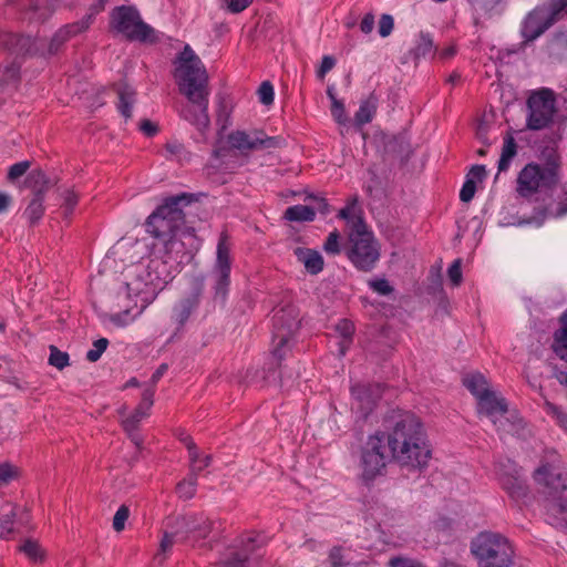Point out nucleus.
Returning a JSON list of instances; mask_svg holds the SVG:
<instances>
[{"label":"nucleus","instance_id":"a211bd4d","mask_svg":"<svg viewBox=\"0 0 567 567\" xmlns=\"http://www.w3.org/2000/svg\"><path fill=\"white\" fill-rule=\"evenodd\" d=\"M383 388L379 383H357L351 388L355 409L362 419H367L381 399Z\"/></svg>","mask_w":567,"mask_h":567},{"label":"nucleus","instance_id":"5701e85b","mask_svg":"<svg viewBox=\"0 0 567 567\" xmlns=\"http://www.w3.org/2000/svg\"><path fill=\"white\" fill-rule=\"evenodd\" d=\"M0 44L17 56L33 55L37 53L35 42L29 35L3 33L0 35Z\"/></svg>","mask_w":567,"mask_h":567},{"label":"nucleus","instance_id":"680f3d73","mask_svg":"<svg viewBox=\"0 0 567 567\" xmlns=\"http://www.w3.org/2000/svg\"><path fill=\"white\" fill-rule=\"evenodd\" d=\"M369 286L373 291L378 292L381 296H388L393 291V287L389 284L386 279H375L369 282Z\"/></svg>","mask_w":567,"mask_h":567},{"label":"nucleus","instance_id":"0e129e2a","mask_svg":"<svg viewBox=\"0 0 567 567\" xmlns=\"http://www.w3.org/2000/svg\"><path fill=\"white\" fill-rule=\"evenodd\" d=\"M329 561L331 567H346L344 563L347 561L343 559L342 547L334 546L331 548L329 553Z\"/></svg>","mask_w":567,"mask_h":567},{"label":"nucleus","instance_id":"de8ad7c7","mask_svg":"<svg viewBox=\"0 0 567 567\" xmlns=\"http://www.w3.org/2000/svg\"><path fill=\"white\" fill-rule=\"evenodd\" d=\"M520 472V468L517 466L516 463L512 462L511 460H507L506 462H498L495 465V473L497 475L498 481H502L503 475H511Z\"/></svg>","mask_w":567,"mask_h":567},{"label":"nucleus","instance_id":"864d4df0","mask_svg":"<svg viewBox=\"0 0 567 567\" xmlns=\"http://www.w3.org/2000/svg\"><path fill=\"white\" fill-rule=\"evenodd\" d=\"M389 567H424L422 563L416 559L404 557V556H394L389 560Z\"/></svg>","mask_w":567,"mask_h":567},{"label":"nucleus","instance_id":"f704fd0d","mask_svg":"<svg viewBox=\"0 0 567 567\" xmlns=\"http://www.w3.org/2000/svg\"><path fill=\"white\" fill-rule=\"evenodd\" d=\"M435 52L436 47L434 45L432 37L429 33L421 32L419 35L417 44L412 50L414 59L434 55Z\"/></svg>","mask_w":567,"mask_h":567},{"label":"nucleus","instance_id":"4be33fe9","mask_svg":"<svg viewBox=\"0 0 567 567\" xmlns=\"http://www.w3.org/2000/svg\"><path fill=\"white\" fill-rule=\"evenodd\" d=\"M181 523L187 537L196 542L207 538L214 526V522L202 513L186 514L181 518Z\"/></svg>","mask_w":567,"mask_h":567},{"label":"nucleus","instance_id":"37998d69","mask_svg":"<svg viewBox=\"0 0 567 567\" xmlns=\"http://www.w3.org/2000/svg\"><path fill=\"white\" fill-rule=\"evenodd\" d=\"M14 512L0 517V539H9L14 533Z\"/></svg>","mask_w":567,"mask_h":567},{"label":"nucleus","instance_id":"bb28decb","mask_svg":"<svg viewBox=\"0 0 567 567\" xmlns=\"http://www.w3.org/2000/svg\"><path fill=\"white\" fill-rule=\"evenodd\" d=\"M295 255L306 270L311 275H318L323 269L322 256L312 249L298 247L295 249Z\"/></svg>","mask_w":567,"mask_h":567},{"label":"nucleus","instance_id":"f03ea898","mask_svg":"<svg viewBox=\"0 0 567 567\" xmlns=\"http://www.w3.org/2000/svg\"><path fill=\"white\" fill-rule=\"evenodd\" d=\"M193 202V195L182 193L164 199L146 219V231L164 244L167 259L182 264L190 258L184 250V241L176 237V231L185 223L183 207Z\"/></svg>","mask_w":567,"mask_h":567},{"label":"nucleus","instance_id":"09e8293b","mask_svg":"<svg viewBox=\"0 0 567 567\" xmlns=\"http://www.w3.org/2000/svg\"><path fill=\"white\" fill-rule=\"evenodd\" d=\"M447 277L453 287H458L462 282V260L455 259L447 269Z\"/></svg>","mask_w":567,"mask_h":567},{"label":"nucleus","instance_id":"8fccbe9b","mask_svg":"<svg viewBox=\"0 0 567 567\" xmlns=\"http://www.w3.org/2000/svg\"><path fill=\"white\" fill-rule=\"evenodd\" d=\"M19 73L20 65L16 62H12L10 65L6 66L2 75L0 76V86L10 82H17L19 79Z\"/></svg>","mask_w":567,"mask_h":567},{"label":"nucleus","instance_id":"49530a36","mask_svg":"<svg viewBox=\"0 0 567 567\" xmlns=\"http://www.w3.org/2000/svg\"><path fill=\"white\" fill-rule=\"evenodd\" d=\"M178 439L188 450L189 463H197L199 451L193 441L192 436L187 434L185 431H181L178 434Z\"/></svg>","mask_w":567,"mask_h":567},{"label":"nucleus","instance_id":"423d86ee","mask_svg":"<svg viewBox=\"0 0 567 567\" xmlns=\"http://www.w3.org/2000/svg\"><path fill=\"white\" fill-rule=\"evenodd\" d=\"M471 554L477 561V567H513L514 548L502 534L484 530L471 542Z\"/></svg>","mask_w":567,"mask_h":567},{"label":"nucleus","instance_id":"6e6552de","mask_svg":"<svg viewBox=\"0 0 567 567\" xmlns=\"http://www.w3.org/2000/svg\"><path fill=\"white\" fill-rule=\"evenodd\" d=\"M110 28L130 41L153 43L157 40L154 29L142 20L134 7H115L110 13Z\"/></svg>","mask_w":567,"mask_h":567},{"label":"nucleus","instance_id":"412c9836","mask_svg":"<svg viewBox=\"0 0 567 567\" xmlns=\"http://www.w3.org/2000/svg\"><path fill=\"white\" fill-rule=\"evenodd\" d=\"M255 542L254 538H248L240 550L231 551L220 561L221 567H259L264 555L257 553Z\"/></svg>","mask_w":567,"mask_h":567},{"label":"nucleus","instance_id":"a19ab883","mask_svg":"<svg viewBox=\"0 0 567 567\" xmlns=\"http://www.w3.org/2000/svg\"><path fill=\"white\" fill-rule=\"evenodd\" d=\"M544 410L548 415L555 419L561 429L567 431V413H565L560 406L546 400L544 403Z\"/></svg>","mask_w":567,"mask_h":567},{"label":"nucleus","instance_id":"6e6d98bb","mask_svg":"<svg viewBox=\"0 0 567 567\" xmlns=\"http://www.w3.org/2000/svg\"><path fill=\"white\" fill-rule=\"evenodd\" d=\"M476 192V183L473 178H466L460 192V199L464 203H468L473 199Z\"/></svg>","mask_w":567,"mask_h":567},{"label":"nucleus","instance_id":"ea45409f","mask_svg":"<svg viewBox=\"0 0 567 567\" xmlns=\"http://www.w3.org/2000/svg\"><path fill=\"white\" fill-rule=\"evenodd\" d=\"M49 364L55 367L59 370L64 369L70 364V357L66 352L61 351L55 346H50Z\"/></svg>","mask_w":567,"mask_h":567},{"label":"nucleus","instance_id":"6ab92c4d","mask_svg":"<svg viewBox=\"0 0 567 567\" xmlns=\"http://www.w3.org/2000/svg\"><path fill=\"white\" fill-rule=\"evenodd\" d=\"M204 288V278H196L193 282L192 292L174 306L172 319L179 328L187 322L192 313L198 308Z\"/></svg>","mask_w":567,"mask_h":567},{"label":"nucleus","instance_id":"2eb2a0df","mask_svg":"<svg viewBox=\"0 0 567 567\" xmlns=\"http://www.w3.org/2000/svg\"><path fill=\"white\" fill-rule=\"evenodd\" d=\"M228 142L233 148L240 152L280 148L285 145L281 136H267L262 131H256L254 136L245 131H234L228 135Z\"/></svg>","mask_w":567,"mask_h":567},{"label":"nucleus","instance_id":"13d9d810","mask_svg":"<svg viewBox=\"0 0 567 567\" xmlns=\"http://www.w3.org/2000/svg\"><path fill=\"white\" fill-rule=\"evenodd\" d=\"M128 515H130V511H128V507H126L125 505H122L116 511V513H115V515L113 517V528L116 532H121V530L124 529L125 522L127 520Z\"/></svg>","mask_w":567,"mask_h":567},{"label":"nucleus","instance_id":"c85d7f7f","mask_svg":"<svg viewBox=\"0 0 567 567\" xmlns=\"http://www.w3.org/2000/svg\"><path fill=\"white\" fill-rule=\"evenodd\" d=\"M25 185L32 189L33 197L42 198L52 186L50 178L42 169L31 171L25 178Z\"/></svg>","mask_w":567,"mask_h":567},{"label":"nucleus","instance_id":"79ce46f5","mask_svg":"<svg viewBox=\"0 0 567 567\" xmlns=\"http://www.w3.org/2000/svg\"><path fill=\"white\" fill-rule=\"evenodd\" d=\"M61 197L63 199V214L65 217H69L72 215L75 206L78 205L79 195L73 189L68 188L62 192Z\"/></svg>","mask_w":567,"mask_h":567},{"label":"nucleus","instance_id":"e2e57ef3","mask_svg":"<svg viewBox=\"0 0 567 567\" xmlns=\"http://www.w3.org/2000/svg\"><path fill=\"white\" fill-rule=\"evenodd\" d=\"M324 250L328 254L337 255L340 252L339 234L337 230L329 234L324 243Z\"/></svg>","mask_w":567,"mask_h":567},{"label":"nucleus","instance_id":"1a4fd4ad","mask_svg":"<svg viewBox=\"0 0 567 567\" xmlns=\"http://www.w3.org/2000/svg\"><path fill=\"white\" fill-rule=\"evenodd\" d=\"M392 460L385 434L378 431L370 435L361 449L360 466L361 477L365 483L374 481L386 472V465Z\"/></svg>","mask_w":567,"mask_h":567},{"label":"nucleus","instance_id":"e433bc0d","mask_svg":"<svg viewBox=\"0 0 567 567\" xmlns=\"http://www.w3.org/2000/svg\"><path fill=\"white\" fill-rule=\"evenodd\" d=\"M543 216L545 218H560L567 215V186L564 190V197L557 203H549L543 208Z\"/></svg>","mask_w":567,"mask_h":567},{"label":"nucleus","instance_id":"a878e982","mask_svg":"<svg viewBox=\"0 0 567 567\" xmlns=\"http://www.w3.org/2000/svg\"><path fill=\"white\" fill-rule=\"evenodd\" d=\"M117 94V110L127 120L132 116V107L136 101V92L126 83H118L114 87Z\"/></svg>","mask_w":567,"mask_h":567},{"label":"nucleus","instance_id":"5fc2aeb1","mask_svg":"<svg viewBox=\"0 0 567 567\" xmlns=\"http://www.w3.org/2000/svg\"><path fill=\"white\" fill-rule=\"evenodd\" d=\"M337 331L340 333V336L343 338V342L350 343L353 332H354V326L350 320L343 319L341 320L337 327Z\"/></svg>","mask_w":567,"mask_h":567},{"label":"nucleus","instance_id":"f8f14e48","mask_svg":"<svg viewBox=\"0 0 567 567\" xmlns=\"http://www.w3.org/2000/svg\"><path fill=\"white\" fill-rule=\"evenodd\" d=\"M527 127L539 131L550 125L556 112V97L550 89L533 92L527 99Z\"/></svg>","mask_w":567,"mask_h":567},{"label":"nucleus","instance_id":"20e7f679","mask_svg":"<svg viewBox=\"0 0 567 567\" xmlns=\"http://www.w3.org/2000/svg\"><path fill=\"white\" fill-rule=\"evenodd\" d=\"M534 478L544 486L549 523L567 529V474L550 464H543L535 471Z\"/></svg>","mask_w":567,"mask_h":567},{"label":"nucleus","instance_id":"58836bf2","mask_svg":"<svg viewBox=\"0 0 567 567\" xmlns=\"http://www.w3.org/2000/svg\"><path fill=\"white\" fill-rule=\"evenodd\" d=\"M20 550L32 561H42L44 558V551L38 542L27 539L21 546Z\"/></svg>","mask_w":567,"mask_h":567},{"label":"nucleus","instance_id":"9b49d317","mask_svg":"<svg viewBox=\"0 0 567 567\" xmlns=\"http://www.w3.org/2000/svg\"><path fill=\"white\" fill-rule=\"evenodd\" d=\"M477 411L480 414L486 415L497 431L503 433H512L517 430L522 423V419L511 415L512 419L505 416L508 413V405L504 398L497 396L494 391L485 392L477 400Z\"/></svg>","mask_w":567,"mask_h":567},{"label":"nucleus","instance_id":"c03bdc74","mask_svg":"<svg viewBox=\"0 0 567 567\" xmlns=\"http://www.w3.org/2000/svg\"><path fill=\"white\" fill-rule=\"evenodd\" d=\"M31 166L30 161L18 162L9 167L7 179L10 183L16 182L18 178L23 176Z\"/></svg>","mask_w":567,"mask_h":567},{"label":"nucleus","instance_id":"b1692460","mask_svg":"<svg viewBox=\"0 0 567 567\" xmlns=\"http://www.w3.org/2000/svg\"><path fill=\"white\" fill-rule=\"evenodd\" d=\"M203 462L204 464L200 466H197V463L189 464V472L187 476L176 485V493L179 498L187 501L195 496L198 475L204 468L210 465L212 456H205Z\"/></svg>","mask_w":567,"mask_h":567},{"label":"nucleus","instance_id":"603ef678","mask_svg":"<svg viewBox=\"0 0 567 567\" xmlns=\"http://www.w3.org/2000/svg\"><path fill=\"white\" fill-rule=\"evenodd\" d=\"M165 150L167 153L175 158L182 159L187 158L189 153L186 151L185 146L177 141H169L165 144Z\"/></svg>","mask_w":567,"mask_h":567},{"label":"nucleus","instance_id":"052dcab7","mask_svg":"<svg viewBox=\"0 0 567 567\" xmlns=\"http://www.w3.org/2000/svg\"><path fill=\"white\" fill-rule=\"evenodd\" d=\"M110 2V0H95L89 8V13L82 19H89L87 29L93 23L94 17L102 12L105 9V6Z\"/></svg>","mask_w":567,"mask_h":567},{"label":"nucleus","instance_id":"4468645a","mask_svg":"<svg viewBox=\"0 0 567 567\" xmlns=\"http://www.w3.org/2000/svg\"><path fill=\"white\" fill-rule=\"evenodd\" d=\"M558 13L549 6H538L533 9L522 23V37L525 42H532L545 33L557 20Z\"/></svg>","mask_w":567,"mask_h":567},{"label":"nucleus","instance_id":"473e14b6","mask_svg":"<svg viewBox=\"0 0 567 567\" xmlns=\"http://www.w3.org/2000/svg\"><path fill=\"white\" fill-rule=\"evenodd\" d=\"M315 217V208L308 205L290 206L285 212V218L290 221H312Z\"/></svg>","mask_w":567,"mask_h":567},{"label":"nucleus","instance_id":"f257e3e1","mask_svg":"<svg viewBox=\"0 0 567 567\" xmlns=\"http://www.w3.org/2000/svg\"><path fill=\"white\" fill-rule=\"evenodd\" d=\"M384 427L392 461L409 471L427 466L432 451L419 416L410 411H392L384 420Z\"/></svg>","mask_w":567,"mask_h":567},{"label":"nucleus","instance_id":"338daca9","mask_svg":"<svg viewBox=\"0 0 567 567\" xmlns=\"http://www.w3.org/2000/svg\"><path fill=\"white\" fill-rule=\"evenodd\" d=\"M133 320L134 317L131 316V311L128 309L111 316V322L118 327H125Z\"/></svg>","mask_w":567,"mask_h":567},{"label":"nucleus","instance_id":"bf43d9fd","mask_svg":"<svg viewBox=\"0 0 567 567\" xmlns=\"http://www.w3.org/2000/svg\"><path fill=\"white\" fill-rule=\"evenodd\" d=\"M394 28L393 17L390 14H382L379 21V34L382 38L389 37Z\"/></svg>","mask_w":567,"mask_h":567},{"label":"nucleus","instance_id":"aec40b11","mask_svg":"<svg viewBox=\"0 0 567 567\" xmlns=\"http://www.w3.org/2000/svg\"><path fill=\"white\" fill-rule=\"evenodd\" d=\"M208 95L186 96L189 104L182 110L183 118L195 125L200 132L208 128L210 123L208 116Z\"/></svg>","mask_w":567,"mask_h":567},{"label":"nucleus","instance_id":"7c9ffc66","mask_svg":"<svg viewBox=\"0 0 567 567\" xmlns=\"http://www.w3.org/2000/svg\"><path fill=\"white\" fill-rule=\"evenodd\" d=\"M464 386L478 400L485 392H489V385L485 377L481 373H471L463 379Z\"/></svg>","mask_w":567,"mask_h":567},{"label":"nucleus","instance_id":"cd10ccee","mask_svg":"<svg viewBox=\"0 0 567 567\" xmlns=\"http://www.w3.org/2000/svg\"><path fill=\"white\" fill-rule=\"evenodd\" d=\"M502 488L513 498L522 499L527 495V485L523 480L520 472L511 475H503L499 482Z\"/></svg>","mask_w":567,"mask_h":567},{"label":"nucleus","instance_id":"9d476101","mask_svg":"<svg viewBox=\"0 0 567 567\" xmlns=\"http://www.w3.org/2000/svg\"><path fill=\"white\" fill-rule=\"evenodd\" d=\"M230 251V237L227 231H221L217 243L216 260L212 269L214 299L221 302L226 301L230 286L233 264Z\"/></svg>","mask_w":567,"mask_h":567},{"label":"nucleus","instance_id":"69168bd1","mask_svg":"<svg viewBox=\"0 0 567 567\" xmlns=\"http://www.w3.org/2000/svg\"><path fill=\"white\" fill-rule=\"evenodd\" d=\"M329 561L331 567H346L344 563L347 561L343 559L342 547L334 546L331 548L329 553Z\"/></svg>","mask_w":567,"mask_h":567},{"label":"nucleus","instance_id":"4d7b16f0","mask_svg":"<svg viewBox=\"0 0 567 567\" xmlns=\"http://www.w3.org/2000/svg\"><path fill=\"white\" fill-rule=\"evenodd\" d=\"M18 475V471L9 463L0 464V485L9 484Z\"/></svg>","mask_w":567,"mask_h":567},{"label":"nucleus","instance_id":"3c124183","mask_svg":"<svg viewBox=\"0 0 567 567\" xmlns=\"http://www.w3.org/2000/svg\"><path fill=\"white\" fill-rule=\"evenodd\" d=\"M257 93H258L259 101L264 105L272 104L275 92H274V86L269 81L262 82L260 84Z\"/></svg>","mask_w":567,"mask_h":567},{"label":"nucleus","instance_id":"393cba45","mask_svg":"<svg viewBox=\"0 0 567 567\" xmlns=\"http://www.w3.org/2000/svg\"><path fill=\"white\" fill-rule=\"evenodd\" d=\"M87 21L89 19H81L80 21L61 27L51 38L48 48L49 54H56L71 38L86 31Z\"/></svg>","mask_w":567,"mask_h":567},{"label":"nucleus","instance_id":"0eeeda50","mask_svg":"<svg viewBox=\"0 0 567 567\" xmlns=\"http://www.w3.org/2000/svg\"><path fill=\"white\" fill-rule=\"evenodd\" d=\"M176 64L174 75L183 95L209 94L207 71L189 45L179 53Z\"/></svg>","mask_w":567,"mask_h":567},{"label":"nucleus","instance_id":"f3484780","mask_svg":"<svg viewBox=\"0 0 567 567\" xmlns=\"http://www.w3.org/2000/svg\"><path fill=\"white\" fill-rule=\"evenodd\" d=\"M272 321L274 341L276 342L272 355L277 359L278 364H280L285 355V347L299 329V321L295 318H287V313L284 309L275 313Z\"/></svg>","mask_w":567,"mask_h":567},{"label":"nucleus","instance_id":"2f4dec72","mask_svg":"<svg viewBox=\"0 0 567 567\" xmlns=\"http://www.w3.org/2000/svg\"><path fill=\"white\" fill-rule=\"evenodd\" d=\"M517 154V144L515 138L511 134H506L502 147L501 158L498 161V172H505L508 169L512 159Z\"/></svg>","mask_w":567,"mask_h":567},{"label":"nucleus","instance_id":"c756f323","mask_svg":"<svg viewBox=\"0 0 567 567\" xmlns=\"http://www.w3.org/2000/svg\"><path fill=\"white\" fill-rule=\"evenodd\" d=\"M378 109V97L374 93H371L369 97L364 101H361L359 110L354 114L355 125L361 127L368 123H370Z\"/></svg>","mask_w":567,"mask_h":567},{"label":"nucleus","instance_id":"dca6fc26","mask_svg":"<svg viewBox=\"0 0 567 567\" xmlns=\"http://www.w3.org/2000/svg\"><path fill=\"white\" fill-rule=\"evenodd\" d=\"M154 389H145L138 405L128 416L122 420L123 430L138 449H141L143 444V437L138 433L140 424L150 415V410L154 403Z\"/></svg>","mask_w":567,"mask_h":567},{"label":"nucleus","instance_id":"c9c22d12","mask_svg":"<svg viewBox=\"0 0 567 567\" xmlns=\"http://www.w3.org/2000/svg\"><path fill=\"white\" fill-rule=\"evenodd\" d=\"M553 351L564 361L567 362V329L559 328L554 332Z\"/></svg>","mask_w":567,"mask_h":567},{"label":"nucleus","instance_id":"774afa93","mask_svg":"<svg viewBox=\"0 0 567 567\" xmlns=\"http://www.w3.org/2000/svg\"><path fill=\"white\" fill-rule=\"evenodd\" d=\"M308 199H310L313 205L311 207L315 208V213L319 212L322 215H327L330 212L329 204L327 203L326 198L318 197L315 195H309Z\"/></svg>","mask_w":567,"mask_h":567},{"label":"nucleus","instance_id":"ddd939ff","mask_svg":"<svg viewBox=\"0 0 567 567\" xmlns=\"http://www.w3.org/2000/svg\"><path fill=\"white\" fill-rule=\"evenodd\" d=\"M55 0H8L4 12L29 22H43L53 13Z\"/></svg>","mask_w":567,"mask_h":567},{"label":"nucleus","instance_id":"72a5a7b5","mask_svg":"<svg viewBox=\"0 0 567 567\" xmlns=\"http://www.w3.org/2000/svg\"><path fill=\"white\" fill-rule=\"evenodd\" d=\"M44 198L33 197L23 212V216L28 219L30 226L37 225L44 215Z\"/></svg>","mask_w":567,"mask_h":567},{"label":"nucleus","instance_id":"a18cd8bd","mask_svg":"<svg viewBox=\"0 0 567 567\" xmlns=\"http://www.w3.org/2000/svg\"><path fill=\"white\" fill-rule=\"evenodd\" d=\"M109 346V340L106 338H100L93 342V349H90L86 352V360L90 362H96L102 353L106 350Z\"/></svg>","mask_w":567,"mask_h":567},{"label":"nucleus","instance_id":"39448f33","mask_svg":"<svg viewBox=\"0 0 567 567\" xmlns=\"http://www.w3.org/2000/svg\"><path fill=\"white\" fill-rule=\"evenodd\" d=\"M344 250L358 270L369 272L375 268L381 257V246L362 217L352 218Z\"/></svg>","mask_w":567,"mask_h":567},{"label":"nucleus","instance_id":"7ed1b4c3","mask_svg":"<svg viewBox=\"0 0 567 567\" xmlns=\"http://www.w3.org/2000/svg\"><path fill=\"white\" fill-rule=\"evenodd\" d=\"M563 157L556 146H545L536 161L527 163L517 174L515 190L526 200L551 197L563 177Z\"/></svg>","mask_w":567,"mask_h":567},{"label":"nucleus","instance_id":"4c0bfd02","mask_svg":"<svg viewBox=\"0 0 567 567\" xmlns=\"http://www.w3.org/2000/svg\"><path fill=\"white\" fill-rule=\"evenodd\" d=\"M327 95L331 100V114L333 118L339 124H346L348 122V116L346 113L344 104L342 101L337 99L332 89L327 90Z\"/></svg>","mask_w":567,"mask_h":567}]
</instances>
